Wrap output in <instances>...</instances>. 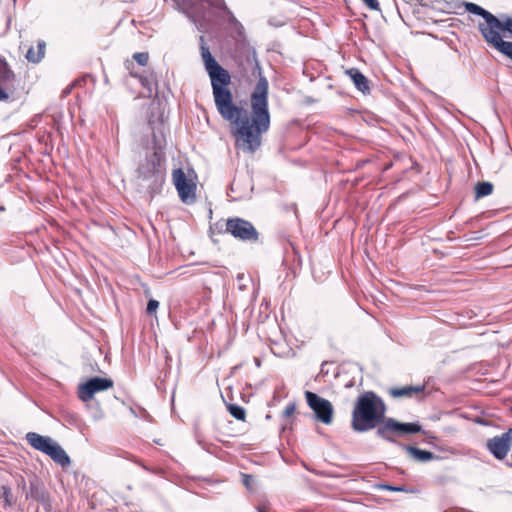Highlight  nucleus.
Listing matches in <instances>:
<instances>
[{
	"label": "nucleus",
	"mask_w": 512,
	"mask_h": 512,
	"mask_svg": "<svg viewBox=\"0 0 512 512\" xmlns=\"http://www.w3.org/2000/svg\"><path fill=\"white\" fill-rule=\"evenodd\" d=\"M201 57L210 77L215 106L221 117L228 121L233 128L236 147L244 152L254 153L261 145V136L270 127V112L268 108V81L260 76L251 97V115L246 109L233 102L229 89L231 77L226 69L218 64L200 36Z\"/></svg>",
	"instance_id": "obj_1"
},
{
	"label": "nucleus",
	"mask_w": 512,
	"mask_h": 512,
	"mask_svg": "<svg viewBox=\"0 0 512 512\" xmlns=\"http://www.w3.org/2000/svg\"><path fill=\"white\" fill-rule=\"evenodd\" d=\"M386 406L374 392L361 394L352 412L351 426L356 432H365L384 422Z\"/></svg>",
	"instance_id": "obj_2"
},
{
	"label": "nucleus",
	"mask_w": 512,
	"mask_h": 512,
	"mask_svg": "<svg viewBox=\"0 0 512 512\" xmlns=\"http://www.w3.org/2000/svg\"><path fill=\"white\" fill-rule=\"evenodd\" d=\"M464 5L466 11L484 19L483 23H479L478 28L485 41L512 61V42L502 40L498 18L475 3L466 2Z\"/></svg>",
	"instance_id": "obj_3"
},
{
	"label": "nucleus",
	"mask_w": 512,
	"mask_h": 512,
	"mask_svg": "<svg viewBox=\"0 0 512 512\" xmlns=\"http://www.w3.org/2000/svg\"><path fill=\"white\" fill-rule=\"evenodd\" d=\"M138 179L151 195L158 193L165 181V167L158 153L150 155L138 169Z\"/></svg>",
	"instance_id": "obj_4"
},
{
	"label": "nucleus",
	"mask_w": 512,
	"mask_h": 512,
	"mask_svg": "<svg viewBox=\"0 0 512 512\" xmlns=\"http://www.w3.org/2000/svg\"><path fill=\"white\" fill-rule=\"evenodd\" d=\"M176 2L194 23L200 25L210 22L212 19L210 11L205 8V4L211 8L222 10L230 19H234L223 0H176Z\"/></svg>",
	"instance_id": "obj_5"
},
{
	"label": "nucleus",
	"mask_w": 512,
	"mask_h": 512,
	"mask_svg": "<svg viewBox=\"0 0 512 512\" xmlns=\"http://www.w3.org/2000/svg\"><path fill=\"white\" fill-rule=\"evenodd\" d=\"M28 444L46 455L62 467H68L71 463L65 450L52 438L42 436L36 432H29L25 436Z\"/></svg>",
	"instance_id": "obj_6"
},
{
	"label": "nucleus",
	"mask_w": 512,
	"mask_h": 512,
	"mask_svg": "<svg viewBox=\"0 0 512 512\" xmlns=\"http://www.w3.org/2000/svg\"><path fill=\"white\" fill-rule=\"evenodd\" d=\"M421 431L418 423H400L393 418H387L378 427L377 435L387 441L395 442L394 435L415 434Z\"/></svg>",
	"instance_id": "obj_7"
},
{
	"label": "nucleus",
	"mask_w": 512,
	"mask_h": 512,
	"mask_svg": "<svg viewBox=\"0 0 512 512\" xmlns=\"http://www.w3.org/2000/svg\"><path fill=\"white\" fill-rule=\"evenodd\" d=\"M18 79L4 58L0 57V102L15 99Z\"/></svg>",
	"instance_id": "obj_8"
},
{
	"label": "nucleus",
	"mask_w": 512,
	"mask_h": 512,
	"mask_svg": "<svg viewBox=\"0 0 512 512\" xmlns=\"http://www.w3.org/2000/svg\"><path fill=\"white\" fill-rule=\"evenodd\" d=\"M305 398L308 406L315 413V417L318 421L326 425L332 423L334 408L329 400L322 398L311 391L305 392Z\"/></svg>",
	"instance_id": "obj_9"
},
{
	"label": "nucleus",
	"mask_w": 512,
	"mask_h": 512,
	"mask_svg": "<svg viewBox=\"0 0 512 512\" xmlns=\"http://www.w3.org/2000/svg\"><path fill=\"white\" fill-rule=\"evenodd\" d=\"M226 232L242 241H257L258 232L247 220L231 218L226 222Z\"/></svg>",
	"instance_id": "obj_10"
},
{
	"label": "nucleus",
	"mask_w": 512,
	"mask_h": 512,
	"mask_svg": "<svg viewBox=\"0 0 512 512\" xmlns=\"http://www.w3.org/2000/svg\"><path fill=\"white\" fill-rule=\"evenodd\" d=\"M172 178L181 201L186 204L194 203L196 199V184L191 179H188L180 168L173 171Z\"/></svg>",
	"instance_id": "obj_11"
},
{
	"label": "nucleus",
	"mask_w": 512,
	"mask_h": 512,
	"mask_svg": "<svg viewBox=\"0 0 512 512\" xmlns=\"http://www.w3.org/2000/svg\"><path fill=\"white\" fill-rule=\"evenodd\" d=\"M113 384L110 378L93 377L79 386L78 396L82 401L87 402L91 400L97 392L112 388Z\"/></svg>",
	"instance_id": "obj_12"
},
{
	"label": "nucleus",
	"mask_w": 512,
	"mask_h": 512,
	"mask_svg": "<svg viewBox=\"0 0 512 512\" xmlns=\"http://www.w3.org/2000/svg\"><path fill=\"white\" fill-rule=\"evenodd\" d=\"M512 446V429L499 436L488 439L486 447L489 452L497 459H504Z\"/></svg>",
	"instance_id": "obj_13"
},
{
	"label": "nucleus",
	"mask_w": 512,
	"mask_h": 512,
	"mask_svg": "<svg viewBox=\"0 0 512 512\" xmlns=\"http://www.w3.org/2000/svg\"><path fill=\"white\" fill-rule=\"evenodd\" d=\"M26 498H32L39 502L46 511L51 509V501L49 493L47 492L43 482L37 477H33L29 481V492L26 493Z\"/></svg>",
	"instance_id": "obj_14"
},
{
	"label": "nucleus",
	"mask_w": 512,
	"mask_h": 512,
	"mask_svg": "<svg viewBox=\"0 0 512 512\" xmlns=\"http://www.w3.org/2000/svg\"><path fill=\"white\" fill-rule=\"evenodd\" d=\"M424 390V386H403L393 387L388 390V393L393 398H412L421 394Z\"/></svg>",
	"instance_id": "obj_15"
},
{
	"label": "nucleus",
	"mask_w": 512,
	"mask_h": 512,
	"mask_svg": "<svg viewBox=\"0 0 512 512\" xmlns=\"http://www.w3.org/2000/svg\"><path fill=\"white\" fill-rule=\"evenodd\" d=\"M356 88L362 93L370 92L368 79L357 69H350L347 71Z\"/></svg>",
	"instance_id": "obj_16"
},
{
	"label": "nucleus",
	"mask_w": 512,
	"mask_h": 512,
	"mask_svg": "<svg viewBox=\"0 0 512 512\" xmlns=\"http://www.w3.org/2000/svg\"><path fill=\"white\" fill-rule=\"evenodd\" d=\"M407 453L416 461L426 462L435 458V455L426 450H421L413 446H403Z\"/></svg>",
	"instance_id": "obj_17"
},
{
	"label": "nucleus",
	"mask_w": 512,
	"mask_h": 512,
	"mask_svg": "<svg viewBox=\"0 0 512 512\" xmlns=\"http://www.w3.org/2000/svg\"><path fill=\"white\" fill-rule=\"evenodd\" d=\"M46 44L40 40L37 43V48L30 47L26 53V59L32 63H39L45 55Z\"/></svg>",
	"instance_id": "obj_18"
},
{
	"label": "nucleus",
	"mask_w": 512,
	"mask_h": 512,
	"mask_svg": "<svg viewBox=\"0 0 512 512\" xmlns=\"http://www.w3.org/2000/svg\"><path fill=\"white\" fill-rule=\"evenodd\" d=\"M493 192V185L490 182H480L475 187V198L480 199Z\"/></svg>",
	"instance_id": "obj_19"
},
{
	"label": "nucleus",
	"mask_w": 512,
	"mask_h": 512,
	"mask_svg": "<svg viewBox=\"0 0 512 512\" xmlns=\"http://www.w3.org/2000/svg\"><path fill=\"white\" fill-rule=\"evenodd\" d=\"M228 411L235 419L241 421L245 420L246 412L243 407L235 404H230L228 406Z\"/></svg>",
	"instance_id": "obj_20"
},
{
	"label": "nucleus",
	"mask_w": 512,
	"mask_h": 512,
	"mask_svg": "<svg viewBox=\"0 0 512 512\" xmlns=\"http://www.w3.org/2000/svg\"><path fill=\"white\" fill-rule=\"evenodd\" d=\"M499 32L506 31L512 35V17H507L504 20H499Z\"/></svg>",
	"instance_id": "obj_21"
},
{
	"label": "nucleus",
	"mask_w": 512,
	"mask_h": 512,
	"mask_svg": "<svg viewBox=\"0 0 512 512\" xmlns=\"http://www.w3.org/2000/svg\"><path fill=\"white\" fill-rule=\"evenodd\" d=\"M242 483L248 490H253L255 478L250 474H242Z\"/></svg>",
	"instance_id": "obj_22"
},
{
	"label": "nucleus",
	"mask_w": 512,
	"mask_h": 512,
	"mask_svg": "<svg viewBox=\"0 0 512 512\" xmlns=\"http://www.w3.org/2000/svg\"><path fill=\"white\" fill-rule=\"evenodd\" d=\"M1 490L5 505H12L14 500L10 488H8L7 486H2Z\"/></svg>",
	"instance_id": "obj_23"
},
{
	"label": "nucleus",
	"mask_w": 512,
	"mask_h": 512,
	"mask_svg": "<svg viewBox=\"0 0 512 512\" xmlns=\"http://www.w3.org/2000/svg\"><path fill=\"white\" fill-rule=\"evenodd\" d=\"M141 84L147 88L149 93L151 94L155 89L156 83L153 79H149L147 77H140Z\"/></svg>",
	"instance_id": "obj_24"
},
{
	"label": "nucleus",
	"mask_w": 512,
	"mask_h": 512,
	"mask_svg": "<svg viewBox=\"0 0 512 512\" xmlns=\"http://www.w3.org/2000/svg\"><path fill=\"white\" fill-rule=\"evenodd\" d=\"M133 58L137 61L138 64L145 66L148 63L149 55H148V53L140 52V53H135L133 55Z\"/></svg>",
	"instance_id": "obj_25"
},
{
	"label": "nucleus",
	"mask_w": 512,
	"mask_h": 512,
	"mask_svg": "<svg viewBox=\"0 0 512 512\" xmlns=\"http://www.w3.org/2000/svg\"><path fill=\"white\" fill-rule=\"evenodd\" d=\"M295 411H296V404L295 403H290L284 409L283 416L285 418H289V417H291L294 414Z\"/></svg>",
	"instance_id": "obj_26"
},
{
	"label": "nucleus",
	"mask_w": 512,
	"mask_h": 512,
	"mask_svg": "<svg viewBox=\"0 0 512 512\" xmlns=\"http://www.w3.org/2000/svg\"><path fill=\"white\" fill-rule=\"evenodd\" d=\"M159 307V302L157 300L151 299L147 304V312L149 314L156 312Z\"/></svg>",
	"instance_id": "obj_27"
},
{
	"label": "nucleus",
	"mask_w": 512,
	"mask_h": 512,
	"mask_svg": "<svg viewBox=\"0 0 512 512\" xmlns=\"http://www.w3.org/2000/svg\"><path fill=\"white\" fill-rule=\"evenodd\" d=\"M370 9L380 10L379 2L377 0H362Z\"/></svg>",
	"instance_id": "obj_28"
},
{
	"label": "nucleus",
	"mask_w": 512,
	"mask_h": 512,
	"mask_svg": "<svg viewBox=\"0 0 512 512\" xmlns=\"http://www.w3.org/2000/svg\"><path fill=\"white\" fill-rule=\"evenodd\" d=\"M17 486H18V488H21L23 491L26 489V482L23 477H20L17 480Z\"/></svg>",
	"instance_id": "obj_29"
},
{
	"label": "nucleus",
	"mask_w": 512,
	"mask_h": 512,
	"mask_svg": "<svg viewBox=\"0 0 512 512\" xmlns=\"http://www.w3.org/2000/svg\"><path fill=\"white\" fill-rule=\"evenodd\" d=\"M386 488H387L388 490H391V491H401V490H402L401 488L392 487V486H387Z\"/></svg>",
	"instance_id": "obj_30"
},
{
	"label": "nucleus",
	"mask_w": 512,
	"mask_h": 512,
	"mask_svg": "<svg viewBox=\"0 0 512 512\" xmlns=\"http://www.w3.org/2000/svg\"><path fill=\"white\" fill-rule=\"evenodd\" d=\"M255 512H267L263 508L257 507Z\"/></svg>",
	"instance_id": "obj_31"
}]
</instances>
